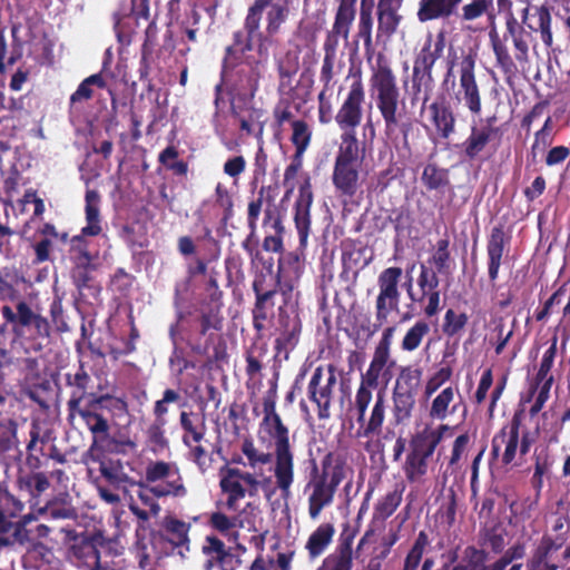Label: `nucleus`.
<instances>
[{
    "label": "nucleus",
    "instance_id": "nucleus-25",
    "mask_svg": "<svg viewBox=\"0 0 570 570\" xmlns=\"http://www.w3.org/2000/svg\"><path fill=\"white\" fill-rule=\"evenodd\" d=\"M494 120L495 117L493 116L485 120V125H471L470 134L461 145L462 153L466 159H479L490 142L500 136V128L493 126Z\"/></svg>",
    "mask_w": 570,
    "mask_h": 570
},
{
    "label": "nucleus",
    "instance_id": "nucleus-11",
    "mask_svg": "<svg viewBox=\"0 0 570 570\" xmlns=\"http://www.w3.org/2000/svg\"><path fill=\"white\" fill-rule=\"evenodd\" d=\"M118 401L110 394H90V399L76 415L80 416L86 428L92 435V444L105 443L110 436V417L106 411H110L111 403Z\"/></svg>",
    "mask_w": 570,
    "mask_h": 570
},
{
    "label": "nucleus",
    "instance_id": "nucleus-30",
    "mask_svg": "<svg viewBox=\"0 0 570 570\" xmlns=\"http://www.w3.org/2000/svg\"><path fill=\"white\" fill-rule=\"evenodd\" d=\"M445 48V35L440 31L435 39L429 35L422 48L415 53L413 69L433 71L435 62L442 57Z\"/></svg>",
    "mask_w": 570,
    "mask_h": 570
},
{
    "label": "nucleus",
    "instance_id": "nucleus-52",
    "mask_svg": "<svg viewBox=\"0 0 570 570\" xmlns=\"http://www.w3.org/2000/svg\"><path fill=\"white\" fill-rule=\"evenodd\" d=\"M178 156L179 153L177 147L169 145L158 155V161L175 176L186 177L188 174V163L183 159H178Z\"/></svg>",
    "mask_w": 570,
    "mask_h": 570
},
{
    "label": "nucleus",
    "instance_id": "nucleus-32",
    "mask_svg": "<svg viewBox=\"0 0 570 570\" xmlns=\"http://www.w3.org/2000/svg\"><path fill=\"white\" fill-rule=\"evenodd\" d=\"M364 158V144L357 138L356 130H341L334 161L363 164Z\"/></svg>",
    "mask_w": 570,
    "mask_h": 570
},
{
    "label": "nucleus",
    "instance_id": "nucleus-39",
    "mask_svg": "<svg viewBox=\"0 0 570 570\" xmlns=\"http://www.w3.org/2000/svg\"><path fill=\"white\" fill-rule=\"evenodd\" d=\"M335 533L332 523L320 524L309 535L306 542V550L311 559H316L327 549Z\"/></svg>",
    "mask_w": 570,
    "mask_h": 570
},
{
    "label": "nucleus",
    "instance_id": "nucleus-36",
    "mask_svg": "<svg viewBox=\"0 0 570 570\" xmlns=\"http://www.w3.org/2000/svg\"><path fill=\"white\" fill-rule=\"evenodd\" d=\"M179 423L184 431L183 443L190 446V443H199L204 440L207 428L205 417H199L197 413L181 411L179 414Z\"/></svg>",
    "mask_w": 570,
    "mask_h": 570
},
{
    "label": "nucleus",
    "instance_id": "nucleus-57",
    "mask_svg": "<svg viewBox=\"0 0 570 570\" xmlns=\"http://www.w3.org/2000/svg\"><path fill=\"white\" fill-rule=\"evenodd\" d=\"M166 424L167 422L154 420L145 432L146 442L153 452L164 451L169 446V441L165 431Z\"/></svg>",
    "mask_w": 570,
    "mask_h": 570
},
{
    "label": "nucleus",
    "instance_id": "nucleus-51",
    "mask_svg": "<svg viewBox=\"0 0 570 570\" xmlns=\"http://www.w3.org/2000/svg\"><path fill=\"white\" fill-rule=\"evenodd\" d=\"M479 548H489L494 554L503 552L505 547L504 531L498 525L484 527L479 531Z\"/></svg>",
    "mask_w": 570,
    "mask_h": 570
},
{
    "label": "nucleus",
    "instance_id": "nucleus-28",
    "mask_svg": "<svg viewBox=\"0 0 570 570\" xmlns=\"http://www.w3.org/2000/svg\"><path fill=\"white\" fill-rule=\"evenodd\" d=\"M425 108L429 111V120L440 139L446 140L455 134L456 116L445 99L434 100L430 105L426 104Z\"/></svg>",
    "mask_w": 570,
    "mask_h": 570
},
{
    "label": "nucleus",
    "instance_id": "nucleus-20",
    "mask_svg": "<svg viewBox=\"0 0 570 570\" xmlns=\"http://www.w3.org/2000/svg\"><path fill=\"white\" fill-rule=\"evenodd\" d=\"M365 90L361 79L354 80L335 115V121L340 130H356L363 119V105Z\"/></svg>",
    "mask_w": 570,
    "mask_h": 570
},
{
    "label": "nucleus",
    "instance_id": "nucleus-18",
    "mask_svg": "<svg viewBox=\"0 0 570 570\" xmlns=\"http://www.w3.org/2000/svg\"><path fill=\"white\" fill-rule=\"evenodd\" d=\"M337 379L334 365H328V375L324 379V370L317 366L307 385V395L311 402L317 406V416L320 420H327L331 416V406L333 390Z\"/></svg>",
    "mask_w": 570,
    "mask_h": 570
},
{
    "label": "nucleus",
    "instance_id": "nucleus-17",
    "mask_svg": "<svg viewBox=\"0 0 570 570\" xmlns=\"http://www.w3.org/2000/svg\"><path fill=\"white\" fill-rule=\"evenodd\" d=\"M455 99L462 104L472 116L482 112L481 90L475 77V59L472 55L463 57L460 67L459 89Z\"/></svg>",
    "mask_w": 570,
    "mask_h": 570
},
{
    "label": "nucleus",
    "instance_id": "nucleus-41",
    "mask_svg": "<svg viewBox=\"0 0 570 570\" xmlns=\"http://www.w3.org/2000/svg\"><path fill=\"white\" fill-rule=\"evenodd\" d=\"M352 23L353 21L335 16L332 29L326 33L323 43V51L326 57L337 58L340 38H343L345 41L348 39Z\"/></svg>",
    "mask_w": 570,
    "mask_h": 570
},
{
    "label": "nucleus",
    "instance_id": "nucleus-9",
    "mask_svg": "<svg viewBox=\"0 0 570 570\" xmlns=\"http://www.w3.org/2000/svg\"><path fill=\"white\" fill-rule=\"evenodd\" d=\"M450 430L449 425L441 424L436 429L412 439L411 450L403 465L405 478L410 483L420 482L428 473L429 459Z\"/></svg>",
    "mask_w": 570,
    "mask_h": 570
},
{
    "label": "nucleus",
    "instance_id": "nucleus-59",
    "mask_svg": "<svg viewBox=\"0 0 570 570\" xmlns=\"http://www.w3.org/2000/svg\"><path fill=\"white\" fill-rule=\"evenodd\" d=\"M92 86L101 89L106 87V81L100 73L91 75L80 82L77 90L70 96V105L91 99Z\"/></svg>",
    "mask_w": 570,
    "mask_h": 570
},
{
    "label": "nucleus",
    "instance_id": "nucleus-29",
    "mask_svg": "<svg viewBox=\"0 0 570 570\" xmlns=\"http://www.w3.org/2000/svg\"><path fill=\"white\" fill-rule=\"evenodd\" d=\"M189 530L190 523L177 519L173 515L164 518L161 523L160 537L164 541L168 542L174 550H178V553L184 557L185 552L189 551Z\"/></svg>",
    "mask_w": 570,
    "mask_h": 570
},
{
    "label": "nucleus",
    "instance_id": "nucleus-4",
    "mask_svg": "<svg viewBox=\"0 0 570 570\" xmlns=\"http://www.w3.org/2000/svg\"><path fill=\"white\" fill-rule=\"evenodd\" d=\"M370 86L384 121V136L389 141L397 145L399 129L405 118L399 111L401 94L396 76L382 53L376 59V67L370 78Z\"/></svg>",
    "mask_w": 570,
    "mask_h": 570
},
{
    "label": "nucleus",
    "instance_id": "nucleus-12",
    "mask_svg": "<svg viewBox=\"0 0 570 570\" xmlns=\"http://www.w3.org/2000/svg\"><path fill=\"white\" fill-rule=\"evenodd\" d=\"M145 481L147 483L160 484L149 487V492L156 498H184L187 495V488L176 464L165 461H150L145 470Z\"/></svg>",
    "mask_w": 570,
    "mask_h": 570
},
{
    "label": "nucleus",
    "instance_id": "nucleus-23",
    "mask_svg": "<svg viewBox=\"0 0 570 570\" xmlns=\"http://www.w3.org/2000/svg\"><path fill=\"white\" fill-rule=\"evenodd\" d=\"M523 420V412H514L511 421L493 436L491 453L494 458L499 456L500 450L504 446L502 463L511 464L517 455L520 439V428Z\"/></svg>",
    "mask_w": 570,
    "mask_h": 570
},
{
    "label": "nucleus",
    "instance_id": "nucleus-45",
    "mask_svg": "<svg viewBox=\"0 0 570 570\" xmlns=\"http://www.w3.org/2000/svg\"><path fill=\"white\" fill-rule=\"evenodd\" d=\"M435 86L432 71L413 69L412 71V90L414 98L422 100L421 111L425 109L426 104L431 99Z\"/></svg>",
    "mask_w": 570,
    "mask_h": 570
},
{
    "label": "nucleus",
    "instance_id": "nucleus-60",
    "mask_svg": "<svg viewBox=\"0 0 570 570\" xmlns=\"http://www.w3.org/2000/svg\"><path fill=\"white\" fill-rule=\"evenodd\" d=\"M406 291H407L409 298L412 302L422 304L425 299L428 301V304L424 307V314L428 317H433L434 315H436L440 312V309H441V306H440L441 293L439 289L429 292L425 294H421L420 297H415L414 293H413V287H412V279L410 278L406 284Z\"/></svg>",
    "mask_w": 570,
    "mask_h": 570
},
{
    "label": "nucleus",
    "instance_id": "nucleus-61",
    "mask_svg": "<svg viewBox=\"0 0 570 570\" xmlns=\"http://www.w3.org/2000/svg\"><path fill=\"white\" fill-rule=\"evenodd\" d=\"M219 487L227 494L226 508L235 511L237 502L245 498L246 489L238 480L220 479Z\"/></svg>",
    "mask_w": 570,
    "mask_h": 570
},
{
    "label": "nucleus",
    "instance_id": "nucleus-7",
    "mask_svg": "<svg viewBox=\"0 0 570 570\" xmlns=\"http://www.w3.org/2000/svg\"><path fill=\"white\" fill-rule=\"evenodd\" d=\"M101 481L97 482L99 498L111 505H118L121 498L117 491L127 492L132 487H145L142 481L136 480L130 473L134 471L130 462L114 456H102L98 460Z\"/></svg>",
    "mask_w": 570,
    "mask_h": 570
},
{
    "label": "nucleus",
    "instance_id": "nucleus-2",
    "mask_svg": "<svg viewBox=\"0 0 570 570\" xmlns=\"http://www.w3.org/2000/svg\"><path fill=\"white\" fill-rule=\"evenodd\" d=\"M100 194L96 189H87L85 195V213L87 225L81 229V235L71 238V248L76 252L75 266L71 269V279L81 296L89 295L97 298L101 286L91 274V255L83 236H98L101 233L100 225Z\"/></svg>",
    "mask_w": 570,
    "mask_h": 570
},
{
    "label": "nucleus",
    "instance_id": "nucleus-56",
    "mask_svg": "<svg viewBox=\"0 0 570 570\" xmlns=\"http://www.w3.org/2000/svg\"><path fill=\"white\" fill-rule=\"evenodd\" d=\"M430 333V325L423 321L420 320L415 322L413 326H411L402 342H401V348L404 352H413L420 347L422 344L423 338Z\"/></svg>",
    "mask_w": 570,
    "mask_h": 570
},
{
    "label": "nucleus",
    "instance_id": "nucleus-21",
    "mask_svg": "<svg viewBox=\"0 0 570 570\" xmlns=\"http://www.w3.org/2000/svg\"><path fill=\"white\" fill-rule=\"evenodd\" d=\"M363 164L334 161L332 171V184L335 195L344 206L352 203L362 187Z\"/></svg>",
    "mask_w": 570,
    "mask_h": 570
},
{
    "label": "nucleus",
    "instance_id": "nucleus-38",
    "mask_svg": "<svg viewBox=\"0 0 570 570\" xmlns=\"http://www.w3.org/2000/svg\"><path fill=\"white\" fill-rule=\"evenodd\" d=\"M494 0H469L461 8L459 18L461 22H474L483 17L490 21L491 26H495Z\"/></svg>",
    "mask_w": 570,
    "mask_h": 570
},
{
    "label": "nucleus",
    "instance_id": "nucleus-49",
    "mask_svg": "<svg viewBox=\"0 0 570 570\" xmlns=\"http://www.w3.org/2000/svg\"><path fill=\"white\" fill-rule=\"evenodd\" d=\"M421 181L428 190H438L450 185L449 169L439 167L435 163L424 166Z\"/></svg>",
    "mask_w": 570,
    "mask_h": 570
},
{
    "label": "nucleus",
    "instance_id": "nucleus-15",
    "mask_svg": "<svg viewBox=\"0 0 570 570\" xmlns=\"http://www.w3.org/2000/svg\"><path fill=\"white\" fill-rule=\"evenodd\" d=\"M402 277V268L392 266L383 269L377 277L379 295L375 302L374 331H377L384 323L391 312L399 308L401 293L399 283Z\"/></svg>",
    "mask_w": 570,
    "mask_h": 570
},
{
    "label": "nucleus",
    "instance_id": "nucleus-40",
    "mask_svg": "<svg viewBox=\"0 0 570 570\" xmlns=\"http://www.w3.org/2000/svg\"><path fill=\"white\" fill-rule=\"evenodd\" d=\"M455 392L456 390L452 386H448L432 400L429 409V417L431 420L444 421L456 411L458 405L453 403Z\"/></svg>",
    "mask_w": 570,
    "mask_h": 570
},
{
    "label": "nucleus",
    "instance_id": "nucleus-1",
    "mask_svg": "<svg viewBox=\"0 0 570 570\" xmlns=\"http://www.w3.org/2000/svg\"><path fill=\"white\" fill-rule=\"evenodd\" d=\"M277 382L271 381L269 387L263 396V419L259 429L274 441V476L276 488L284 500L292 495V485L295 480L294 452L289 442V429L283 422L276 410L278 399Z\"/></svg>",
    "mask_w": 570,
    "mask_h": 570
},
{
    "label": "nucleus",
    "instance_id": "nucleus-13",
    "mask_svg": "<svg viewBox=\"0 0 570 570\" xmlns=\"http://www.w3.org/2000/svg\"><path fill=\"white\" fill-rule=\"evenodd\" d=\"M194 317L188 321V335L181 337L194 354L206 355L214 344L215 334L224 326V316H216L194 308Z\"/></svg>",
    "mask_w": 570,
    "mask_h": 570
},
{
    "label": "nucleus",
    "instance_id": "nucleus-54",
    "mask_svg": "<svg viewBox=\"0 0 570 570\" xmlns=\"http://www.w3.org/2000/svg\"><path fill=\"white\" fill-rule=\"evenodd\" d=\"M373 18L370 8L362 6L357 24L356 38L362 39L364 43L365 55L371 57L374 52L372 40Z\"/></svg>",
    "mask_w": 570,
    "mask_h": 570
},
{
    "label": "nucleus",
    "instance_id": "nucleus-16",
    "mask_svg": "<svg viewBox=\"0 0 570 570\" xmlns=\"http://www.w3.org/2000/svg\"><path fill=\"white\" fill-rule=\"evenodd\" d=\"M30 440L27 443V465L31 469H39L41 465L40 456L48 458L53 460L57 463L63 464L67 462L66 455L57 448L56 444H51L48 450H46L47 443L51 439V431L45 429L42 424L33 420L30 423L29 430Z\"/></svg>",
    "mask_w": 570,
    "mask_h": 570
},
{
    "label": "nucleus",
    "instance_id": "nucleus-27",
    "mask_svg": "<svg viewBox=\"0 0 570 570\" xmlns=\"http://www.w3.org/2000/svg\"><path fill=\"white\" fill-rule=\"evenodd\" d=\"M313 204V191L309 179H306L298 189V196L294 205V222L297 229L299 245L306 247L311 230V206Z\"/></svg>",
    "mask_w": 570,
    "mask_h": 570
},
{
    "label": "nucleus",
    "instance_id": "nucleus-37",
    "mask_svg": "<svg viewBox=\"0 0 570 570\" xmlns=\"http://www.w3.org/2000/svg\"><path fill=\"white\" fill-rule=\"evenodd\" d=\"M422 375L423 370L421 367L412 365L401 366L392 392L416 396L421 385Z\"/></svg>",
    "mask_w": 570,
    "mask_h": 570
},
{
    "label": "nucleus",
    "instance_id": "nucleus-14",
    "mask_svg": "<svg viewBox=\"0 0 570 570\" xmlns=\"http://www.w3.org/2000/svg\"><path fill=\"white\" fill-rule=\"evenodd\" d=\"M67 537L72 540L66 558L77 570H102L100 564L99 547L104 543L101 534L78 535L75 530H66Z\"/></svg>",
    "mask_w": 570,
    "mask_h": 570
},
{
    "label": "nucleus",
    "instance_id": "nucleus-64",
    "mask_svg": "<svg viewBox=\"0 0 570 570\" xmlns=\"http://www.w3.org/2000/svg\"><path fill=\"white\" fill-rule=\"evenodd\" d=\"M242 453L247 458L248 465L256 469L258 465L268 464L272 461L269 452L259 451L250 438H246L242 443Z\"/></svg>",
    "mask_w": 570,
    "mask_h": 570
},
{
    "label": "nucleus",
    "instance_id": "nucleus-63",
    "mask_svg": "<svg viewBox=\"0 0 570 570\" xmlns=\"http://www.w3.org/2000/svg\"><path fill=\"white\" fill-rule=\"evenodd\" d=\"M238 518L228 517L223 512H213L209 518V525L224 535H232L234 540L238 538V532L233 531L237 528Z\"/></svg>",
    "mask_w": 570,
    "mask_h": 570
},
{
    "label": "nucleus",
    "instance_id": "nucleus-44",
    "mask_svg": "<svg viewBox=\"0 0 570 570\" xmlns=\"http://www.w3.org/2000/svg\"><path fill=\"white\" fill-rule=\"evenodd\" d=\"M40 512L50 520H77L78 512L68 494L47 502Z\"/></svg>",
    "mask_w": 570,
    "mask_h": 570
},
{
    "label": "nucleus",
    "instance_id": "nucleus-5",
    "mask_svg": "<svg viewBox=\"0 0 570 570\" xmlns=\"http://www.w3.org/2000/svg\"><path fill=\"white\" fill-rule=\"evenodd\" d=\"M345 479V463L335 458L332 452L326 453L321 466L312 462L308 481L304 492L308 494V515L312 520L318 519L321 512L333 504L335 493Z\"/></svg>",
    "mask_w": 570,
    "mask_h": 570
},
{
    "label": "nucleus",
    "instance_id": "nucleus-8",
    "mask_svg": "<svg viewBox=\"0 0 570 570\" xmlns=\"http://www.w3.org/2000/svg\"><path fill=\"white\" fill-rule=\"evenodd\" d=\"M292 0H254L248 7L245 19V32L259 35V39L264 38L261 31L263 19L265 20V36H277L283 24H285L291 14Z\"/></svg>",
    "mask_w": 570,
    "mask_h": 570
},
{
    "label": "nucleus",
    "instance_id": "nucleus-55",
    "mask_svg": "<svg viewBox=\"0 0 570 570\" xmlns=\"http://www.w3.org/2000/svg\"><path fill=\"white\" fill-rule=\"evenodd\" d=\"M557 342H558V338H557V336H554L552 338L550 347L543 353L539 370L534 376V382L530 389L529 400L538 391V387L541 384V381L551 375L550 371L553 366V362H554V358L557 355Z\"/></svg>",
    "mask_w": 570,
    "mask_h": 570
},
{
    "label": "nucleus",
    "instance_id": "nucleus-58",
    "mask_svg": "<svg viewBox=\"0 0 570 570\" xmlns=\"http://www.w3.org/2000/svg\"><path fill=\"white\" fill-rule=\"evenodd\" d=\"M403 490L404 488L396 485L393 491L387 492L375 504V513L379 518L387 519L396 511L402 502Z\"/></svg>",
    "mask_w": 570,
    "mask_h": 570
},
{
    "label": "nucleus",
    "instance_id": "nucleus-3",
    "mask_svg": "<svg viewBox=\"0 0 570 570\" xmlns=\"http://www.w3.org/2000/svg\"><path fill=\"white\" fill-rule=\"evenodd\" d=\"M277 274L274 284H269L265 274L259 273L255 276L252 288L255 294V303L252 308L253 327L262 334L266 328L267 321L274 315L277 287L284 296L291 294L294 285L293 279H297L302 273V266L296 254L289 253L279 258Z\"/></svg>",
    "mask_w": 570,
    "mask_h": 570
},
{
    "label": "nucleus",
    "instance_id": "nucleus-10",
    "mask_svg": "<svg viewBox=\"0 0 570 570\" xmlns=\"http://www.w3.org/2000/svg\"><path fill=\"white\" fill-rule=\"evenodd\" d=\"M22 508V503L8 492L0 493V547L24 544L30 541L31 530L27 529V524L35 519L31 513L23 515L16 523L8 520L17 517Z\"/></svg>",
    "mask_w": 570,
    "mask_h": 570
},
{
    "label": "nucleus",
    "instance_id": "nucleus-6",
    "mask_svg": "<svg viewBox=\"0 0 570 570\" xmlns=\"http://www.w3.org/2000/svg\"><path fill=\"white\" fill-rule=\"evenodd\" d=\"M489 38L497 67L507 78L515 76L518 71L515 60L520 63L529 60L531 32L515 17H511L505 20V31L502 37L493 26L490 29Z\"/></svg>",
    "mask_w": 570,
    "mask_h": 570
},
{
    "label": "nucleus",
    "instance_id": "nucleus-33",
    "mask_svg": "<svg viewBox=\"0 0 570 570\" xmlns=\"http://www.w3.org/2000/svg\"><path fill=\"white\" fill-rule=\"evenodd\" d=\"M386 404L384 392H379L375 397L374 405L371 410L370 416L366 419L364 415L363 422H357L360 428L356 432L358 438H373L380 435L382 432L383 423L385 421Z\"/></svg>",
    "mask_w": 570,
    "mask_h": 570
},
{
    "label": "nucleus",
    "instance_id": "nucleus-22",
    "mask_svg": "<svg viewBox=\"0 0 570 570\" xmlns=\"http://www.w3.org/2000/svg\"><path fill=\"white\" fill-rule=\"evenodd\" d=\"M21 403L14 397L0 395V454L16 448Z\"/></svg>",
    "mask_w": 570,
    "mask_h": 570
},
{
    "label": "nucleus",
    "instance_id": "nucleus-35",
    "mask_svg": "<svg viewBox=\"0 0 570 570\" xmlns=\"http://www.w3.org/2000/svg\"><path fill=\"white\" fill-rule=\"evenodd\" d=\"M462 0H420L416 12L422 23L451 17Z\"/></svg>",
    "mask_w": 570,
    "mask_h": 570
},
{
    "label": "nucleus",
    "instance_id": "nucleus-46",
    "mask_svg": "<svg viewBox=\"0 0 570 570\" xmlns=\"http://www.w3.org/2000/svg\"><path fill=\"white\" fill-rule=\"evenodd\" d=\"M489 552L483 548L466 546L462 552L460 570H492V563L488 564Z\"/></svg>",
    "mask_w": 570,
    "mask_h": 570
},
{
    "label": "nucleus",
    "instance_id": "nucleus-43",
    "mask_svg": "<svg viewBox=\"0 0 570 570\" xmlns=\"http://www.w3.org/2000/svg\"><path fill=\"white\" fill-rule=\"evenodd\" d=\"M223 292L218 286V282L214 276H210L206 286H205V295L195 306V309L213 313L216 316H223Z\"/></svg>",
    "mask_w": 570,
    "mask_h": 570
},
{
    "label": "nucleus",
    "instance_id": "nucleus-19",
    "mask_svg": "<svg viewBox=\"0 0 570 570\" xmlns=\"http://www.w3.org/2000/svg\"><path fill=\"white\" fill-rule=\"evenodd\" d=\"M277 336L274 342L276 355H284L287 360L289 353L297 346L302 333V321L295 309L278 307Z\"/></svg>",
    "mask_w": 570,
    "mask_h": 570
},
{
    "label": "nucleus",
    "instance_id": "nucleus-24",
    "mask_svg": "<svg viewBox=\"0 0 570 570\" xmlns=\"http://www.w3.org/2000/svg\"><path fill=\"white\" fill-rule=\"evenodd\" d=\"M511 234L505 229L504 224H498L491 228L487 242L488 275L491 283H495L502 265V258L509 253Z\"/></svg>",
    "mask_w": 570,
    "mask_h": 570
},
{
    "label": "nucleus",
    "instance_id": "nucleus-31",
    "mask_svg": "<svg viewBox=\"0 0 570 570\" xmlns=\"http://www.w3.org/2000/svg\"><path fill=\"white\" fill-rule=\"evenodd\" d=\"M552 10L553 7L547 2L540 6H532L530 21L527 23L529 30L540 35L541 41L547 48H551L553 45Z\"/></svg>",
    "mask_w": 570,
    "mask_h": 570
},
{
    "label": "nucleus",
    "instance_id": "nucleus-42",
    "mask_svg": "<svg viewBox=\"0 0 570 570\" xmlns=\"http://www.w3.org/2000/svg\"><path fill=\"white\" fill-rule=\"evenodd\" d=\"M416 396L392 392V424L405 425L410 422L415 409Z\"/></svg>",
    "mask_w": 570,
    "mask_h": 570
},
{
    "label": "nucleus",
    "instance_id": "nucleus-62",
    "mask_svg": "<svg viewBox=\"0 0 570 570\" xmlns=\"http://www.w3.org/2000/svg\"><path fill=\"white\" fill-rule=\"evenodd\" d=\"M469 316L466 313H456L454 309L449 308L445 312L442 332L448 337L458 335L468 324Z\"/></svg>",
    "mask_w": 570,
    "mask_h": 570
},
{
    "label": "nucleus",
    "instance_id": "nucleus-48",
    "mask_svg": "<svg viewBox=\"0 0 570 570\" xmlns=\"http://www.w3.org/2000/svg\"><path fill=\"white\" fill-rule=\"evenodd\" d=\"M525 544L517 541L514 544L503 550L500 558L492 563V570H522V563H514L525 557Z\"/></svg>",
    "mask_w": 570,
    "mask_h": 570
},
{
    "label": "nucleus",
    "instance_id": "nucleus-34",
    "mask_svg": "<svg viewBox=\"0 0 570 570\" xmlns=\"http://www.w3.org/2000/svg\"><path fill=\"white\" fill-rule=\"evenodd\" d=\"M263 227H269L273 230L272 234L265 236L262 245L263 249L272 253H282L285 227L276 208L267 207L264 210Z\"/></svg>",
    "mask_w": 570,
    "mask_h": 570
},
{
    "label": "nucleus",
    "instance_id": "nucleus-26",
    "mask_svg": "<svg viewBox=\"0 0 570 570\" xmlns=\"http://www.w3.org/2000/svg\"><path fill=\"white\" fill-rule=\"evenodd\" d=\"M356 533V529L345 524L340 534L336 549L323 560L322 566L317 570H352L353 542Z\"/></svg>",
    "mask_w": 570,
    "mask_h": 570
},
{
    "label": "nucleus",
    "instance_id": "nucleus-50",
    "mask_svg": "<svg viewBox=\"0 0 570 570\" xmlns=\"http://www.w3.org/2000/svg\"><path fill=\"white\" fill-rule=\"evenodd\" d=\"M19 489L30 498H37L50 487L48 476L42 472H32L18 479Z\"/></svg>",
    "mask_w": 570,
    "mask_h": 570
},
{
    "label": "nucleus",
    "instance_id": "nucleus-47",
    "mask_svg": "<svg viewBox=\"0 0 570 570\" xmlns=\"http://www.w3.org/2000/svg\"><path fill=\"white\" fill-rule=\"evenodd\" d=\"M402 17L397 9L377 7V32L376 39H390L397 30Z\"/></svg>",
    "mask_w": 570,
    "mask_h": 570
},
{
    "label": "nucleus",
    "instance_id": "nucleus-53",
    "mask_svg": "<svg viewBox=\"0 0 570 570\" xmlns=\"http://www.w3.org/2000/svg\"><path fill=\"white\" fill-rule=\"evenodd\" d=\"M395 326H389L384 328L381 340L374 348L372 360L389 366L392 368L395 366V361L391 358V345L395 333Z\"/></svg>",
    "mask_w": 570,
    "mask_h": 570
}]
</instances>
